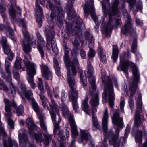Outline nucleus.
<instances>
[{
	"instance_id": "4be33fe9",
	"label": "nucleus",
	"mask_w": 147,
	"mask_h": 147,
	"mask_svg": "<svg viewBox=\"0 0 147 147\" xmlns=\"http://www.w3.org/2000/svg\"><path fill=\"white\" fill-rule=\"evenodd\" d=\"M36 8L35 9V15L42 16L43 11L42 8L39 4L40 3L42 5H44L45 0H36Z\"/></svg>"
},
{
	"instance_id": "603ef678",
	"label": "nucleus",
	"mask_w": 147,
	"mask_h": 147,
	"mask_svg": "<svg viewBox=\"0 0 147 147\" xmlns=\"http://www.w3.org/2000/svg\"><path fill=\"white\" fill-rule=\"evenodd\" d=\"M51 47L52 48V50L53 51H57V45L55 43L53 45H51Z\"/></svg>"
},
{
	"instance_id": "423d86ee",
	"label": "nucleus",
	"mask_w": 147,
	"mask_h": 147,
	"mask_svg": "<svg viewBox=\"0 0 147 147\" xmlns=\"http://www.w3.org/2000/svg\"><path fill=\"white\" fill-rule=\"evenodd\" d=\"M32 106L34 110L37 113L38 116L40 121V126L42 130L45 133L44 135L45 140H43L41 133H35L34 131H32L31 135V134H30V136L34 138L37 142H41L44 141L45 145L47 146L48 145L49 142L51 141V135H49L47 132L45 123L43 121V117L42 115L40 114L38 112L39 108L37 103L35 101H33Z\"/></svg>"
},
{
	"instance_id": "aec40b11",
	"label": "nucleus",
	"mask_w": 147,
	"mask_h": 147,
	"mask_svg": "<svg viewBox=\"0 0 147 147\" xmlns=\"http://www.w3.org/2000/svg\"><path fill=\"white\" fill-rule=\"evenodd\" d=\"M108 118V111L107 108L105 109L103 113V117L102 119V127L104 131L105 136H107L108 134L107 130V123Z\"/></svg>"
},
{
	"instance_id": "f257e3e1",
	"label": "nucleus",
	"mask_w": 147,
	"mask_h": 147,
	"mask_svg": "<svg viewBox=\"0 0 147 147\" xmlns=\"http://www.w3.org/2000/svg\"><path fill=\"white\" fill-rule=\"evenodd\" d=\"M105 78L102 76L103 82L105 84V89L104 92L102 95V99L103 103L105 102L107 98V96L108 97L109 104L110 107L111 109V115H113L112 117V121L118 127L116 128L115 134L111 136L109 139V142L110 145H113V147H119L120 146L123 144L126 138L130 131V126L127 125L126 128L124 138H123L122 140H121L122 137L119 139V133L120 131V128H122L123 125V119L119 116L118 113V110H116L113 109L114 104L115 100L114 94L112 84H113L117 88V80L114 78L111 80L108 76H104Z\"/></svg>"
},
{
	"instance_id": "6ab92c4d",
	"label": "nucleus",
	"mask_w": 147,
	"mask_h": 147,
	"mask_svg": "<svg viewBox=\"0 0 147 147\" xmlns=\"http://www.w3.org/2000/svg\"><path fill=\"white\" fill-rule=\"evenodd\" d=\"M40 66L43 78L47 80H51L52 77V73L49 70L48 67L43 63Z\"/></svg>"
},
{
	"instance_id": "a211bd4d",
	"label": "nucleus",
	"mask_w": 147,
	"mask_h": 147,
	"mask_svg": "<svg viewBox=\"0 0 147 147\" xmlns=\"http://www.w3.org/2000/svg\"><path fill=\"white\" fill-rule=\"evenodd\" d=\"M21 59L19 57H17L15 62L14 66L13 68V72L14 78L18 79L19 77V74L18 70L20 69H22V70L24 69V67L21 66Z\"/></svg>"
},
{
	"instance_id": "393cba45",
	"label": "nucleus",
	"mask_w": 147,
	"mask_h": 147,
	"mask_svg": "<svg viewBox=\"0 0 147 147\" xmlns=\"http://www.w3.org/2000/svg\"><path fill=\"white\" fill-rule=\"evenodd\" d=\"M121 31L125 34L133 31L132 24L130 18H128V21L125 24L124 26L121 29Z\"/></svg>"
},
{
	"instance_id": "2f4dec72",
	"label": "nucleus",
	"mask_w": 147,
	"mask_h": 147,
	"mask_svg": "<svg viewBox=\"0 0 147 147\" xmlns=\"http://www.w3.org/2000/svg\"><path fill=\"white\" fill-rule=\"evenodd\" d=\"M6 9L5 7H4L3 4H0V13L3 18L4 22L6 18V16L5 13Z\"/></svg>"
},
{
	"instance_id": "3c124183",
	"label": "nucleus",
	"mask_w": 147,
	"mask_h": 147,
	"mask_svg": "<svg viewBox=\"0 0 147 147\" xmlns=\"http://www.w3.org/2000/svg\"><path fill=\"white\" fill-rule=\"evenodd\" d=\"M81 56L82 58H84L86 55L85 51L83 49H81L80 51Z\"/></svg>"
},
{
	"instance_id": "0eeeda50",
	"label": "nucleus",
	"mask_w": 147,
	"mask_h": 147,
	"mask_svg": "<svg viewBox=\"0 0 147 147\" xmlns=\"http://www.w3.org/2000/svg\"><path fill=\"white\" fill-rule=\"evenodd\" d=\"M119 3V0H113V3L112 7V12L109 14V19L106 24L104 26L103 24H101V30L102 32L107 35H109L112 28L113 26L117 27L120 25L121 22L120 18L118 17L117 19H113V16L112 14L115 16L116 13L118 11L117 5Z\"/></svg>"
},
{
	"instance_id": "7c9ffc66",
	"label": "nucleus",
	"mask_w": 147,
	"mask_h": 147,
	"mask_svg": "<svg viewBox=\"0 0 147 147\" xmlns=\"http://www.w3.org/2000/svg\"><path fill=\"white\" fill-rule=\"evenodd\" d=\"M98 53L100 57V59L101 61L104 63L106 61V57L104 53V51L102 48L99 47L98 49Z\"/></svg>"
},
{
	"instance_id": "bf43d9fd",
	"label": "nucleus",
	"mask_w": 147,
	"mask_h": 147,
	"mask_svg": "<svg viewBox=\"0 0 147 147\" xmlns=\"http://www.w3.org/2000/svg\"><path fill=\"white\" fill-rule=\"evenodd\" d=\"M55 16V13L54 12H52L51 14V17L52 20L53 19Z\"/></svg>"
},
{
	"instance_id": "774afa93",
	"label": "nucleus",
	"mask_w": 147,
	"mask_h": 147,
	"mask_svg": "<svg viewBox=\"0 0 147 147\" xmlns=\"http://www.w3.org/2000/svg\"><path fill=\"white\" fill-rule=\"evenodd\" d=\"M13 106L15 108L17 106V105L16 104V103H13Z\"/></svg>"
},
{
	"instance_id": "79ce46f5",
	"label": "nucleus",
	"mask_w": 147,
	"mask_h": 147,
	"mask_svg": "<svg viewBox=\"0 0 147 147\" xmlns=\"http://www.w3.org/2000/svg\"><path fill=\"white\" fill-rule=\"evenodd\" d=\"M36 21L39 24H40L42 21V16L36 15Z\"/></svg>"
},
{
	"instance_id": "4468645a",
	"label": "nucleus",
	"mask_w": 147,
	"mask_h": 147,
	"mask_svg": "<svg viewBox=\"0 0 147 147\" xmlns=\"http://www.w3.org/2000/svg\"><path fill=\"white\" fill-rule=\"evenodd\" d=\"M88 97L86 96L85 99L82 101L81 105L83 109V110L88 115H90L91 114L92 115L93 126L97 128H98L100 127L99 124L98 122L97 118L94 116V113H95L91 112V111L89 109L88 103Z\"/></svg>"
},
{
	"instance_id": "4d7b16f0",
	"label": "nucleus",
	"mask_w": 147,
	"mask_h": 147,
	"mask_svg": "<svg viewBox=\"0 0 147 147\" xmlns=\"http://www.w3.org/2000/svg\"><path fill=\"white\" fill-rule=\"evenodd\" d=\"M4 102L5 104V105H10L9 101L7 99H4Z\"/></svg>"
},
{
	"instance_id": "e433bc0d",
	"label": "nucleus",
	"mask_w": 147,
	"mask_h": 147,
	"mask_svg": "<svg viewBox=\"0 0 147 147\" xmlns=\"http://www.w3.org/2000/svg\"><path fill=\"white\" fill-rule=\"evenodd\" d=\"M137 47V41L136 39L135 38L133 41L131 45V51L134 53H135L136 51V49Z\"/></svg>"
},
{
	"instance_id": "c03bdc74",
	"label": "nucleus",
	"mask_w": 147,
	"mask_h": 147,
	"mask_svg": "<svg viewBox=\"0 0 147 147\" xmlns=\"http://www.w3.org/2000/svg\"><path fill=\"white\" fill-rule=\"evenodd\" d=\"M14 55L13 53L11 52L7 54L8 59H8L9 60H11L13 57Z\"/></svg>"
},
{
	"instance_id": "39448f33",
	"label": "nucleus",
	"mask_w": 147,
	"mask_h": 147,
	"mask_svg": "<svg viewBox=\"0 0 147 147\" xmlns=\"http://www.w3.org/2000/svg\"><path fill=\"white\" fill-rule=\"evenodd\" d=\"M63 47L65 52L64 59L67 70V82L70 89L75 88L74 87L75 84V77L77 74V70L79 68V64L76 57H74V61L69 62L68 53L70 49L66 45H64Z\"/></svg>"
},
{
	"instance_id": "58836bf2",
	"label": "nucleus",
	"mask_w": 147,
	"mask_h": 147,
	"mask_svg": "<svg viewBox=\"0 0 147 147\" xmlns=\"http://www.w3.org/2000/svg\"><path fill=\"white\" fill-rule=\"evenodd\" d=\"M8 127L9 129H13L14 128L13 122V121L10 119L8 120Z\"/></svg>"
},
{
	"instance_id": "338daca9",
	"label": "nucleus",
	"mask_w": 147,
	"mask_h": 147,
	"mask_svg": "<svg viewBox=\"0 0 147 147\" xmlns=\"http://www.w3.org/2000/svg\"><path fill=\"white\" fill-rule=\"evenodd\" d=\"M137 9H142V6L141 5H140V7H138Z\"/></svg>"
},
{
	"instance_id": "4c0bfd02",
	"label": "nucleus",
	"mask_w": 147,
	"mask_h": 147,
	"mask_svg": "<svg viewBox=\"0 0 147 147\" xmlns=\"http://www.w3.org/2000/svg\"><path fill=\"white\" fill-rule=\"evenodd\" d=\"M9 32V38L13 41H16V39L14 36L13 30L11 29H10Z\"/></svg>"
},
{
	"instance_id": "864d4df0",
	"label": "nucleus",
	"mask_w": 147,
	"mask_h": 147,
	"mask_svg": "<svg viewBox=\"0 0 147 147\" xmlns=\"http://www.w3.org/2000/svg\"><path fill=\"white\" fill-rule=\"evenodd\" d=\"M107 140V138L105 137L104 139V142L102 144V147H108V145L106 142Z\"/></svg>"
},
{
	"instance_id": "7ed1b4c3",
	"label": "nucleus",
	"mask_w": 147,
	"mask_h": 147,
	"mask_svg": "<svg viewBox=\"0 0 147 147\" xmlns=\"http://www.w3.org/2000/svg\"><path fill=\"white\" fill-rule=\"evenodd\" d=\"M125 53L121 56L120 63L119 66L117 68L119 71H122L127 77L128 75V69L130 67L132 70L133 77L131 78L129 84L130 86L129 91L131 97L133 96L137 87V84L139 82V74L138 70L134 64L129 61L125 59Z\"/></svg>"
},
{
	"instance_id": "473e14b6",
	"label": "nucleus",
	"mask_w": 147,
	"mask_h": 147,
	"mask_svg": "<svg viewBox=\"0 0 147 147\" xmlns=\"http://www.w3.org/2000/svg\"><path fill=\"white\" fill-rule=\"evenodd\" d=\"M54 67L56 71V73L58 76H59L60 75V68L57 60L55 59H54Z\"/></svg>"
},
{
	"instance_id": "052dcab7",
	"label": "nucleus",
	"mask_w": 147,
	"mask_h": 147,
	"mask_svg": "<svg viewBox=\"0 0 147 147\" xmlns=\"http://www.w3.org/2000/svg\"><path fill=\"white\" fill-rule=\"evenodd\" d=\"M19 123L21 125H23L24 124V121L22 120H20L19 121Z\"/></svg>"
},
{
	"instance_id": "cd10ccee",
	"label": "nucleus",
	"mask_w": 147,
	"mask_h": 147,
	"mask_svg": "<svg viewBox=\"0 0 147 147\" xmlns=\"http://www.w3.org/2000/svg\"><path fill=\"white\" fill-rule=\"evenodd\" d=\"M80 132L82 136L78 139V141L79 143H82L84 140L87 141L91 138L90 134L86 132L85 130H81Z\"/></svg>"
},
{
	"instance_id": "ddd939ff",
	"label": "nucleus",
	"mask_w": 147,
	"mask_h": 147,
	"mask_svg": "<svg viewBox=\"0 0 147 147\" xmlns=\"http://www.w3.org/2000/svg\"><path fill=\"white\" fill-rule=\"evenodd\" d=\"M18 137L20 145L22 147H36L28 141L26 131L24 129H21L19 130Z\"/></svg>"
},
{
	"instance_id": "a19ab883",
	"label": "nucleus",
	"mask_w": 147,
	"mask_h": 147,
	"mask_svg": "<svg viewBox=\"0 0 147 147\" xmlns=\"http://www.w3.org/2000/svg\"><path fill=\"white\" fill-rule=\"evenodd\" d=\"M125 104V101L124 100H123L121 101L120 103V108L121 111L123 113L124 112V107Z\"/></svg>"
},
{
	"instance_id": "37998d69",
	"label": "nucleus",
	"mask_w": 147,
	"mask_h": 147,
	"mask_svg": "<svg viewBox=\"0 0 147 147\" xmlns=\"http://www.w3.org/2000/svg\"><path fill=\"white\" fill-rule=\"evenodd\" d=\"M76 14V13L74 10H73L71 11H69L68 13V15L69 17H74V16H75Z\"/></svg>"
},
{
	"instance_id": "5fc2aeb1",
	"label": "nucleus",
	"mask_w": 147,
	"mask_h": 147,
	"mask_svg": "<svg viewBox=\"0 0 147 147\" xmlns=\"http://www.w3.org/2000/svg\"><path fill=\"white\" fill-rule=\"evenodd\" d=\"M65 93L64 91H62L61 93V100L62 102L64 101L65 100Z\"/></svg>"
},
{
	"instance_id": "72a5a7b5",
	"label": "nucleus",
	"mask_w": 147,
	"mask_h": 147,
	"mask_svg": "<svg viewBox=\"0 0 147 147\" xmlns=\"http://www.w3.org/2000/svg\"><path fill=\"white\" fill-rule=\"evenodd\" d=\"M8 60L7 59L5 60V69L6 72L8 74V76H9L10 75L11 76V74L10 71L9 69L10 67V63L8 62Z\"/></svg>"
},
{
	"instance_id": "09e8293b",
	"label": "nucleus",
	"mask_w": 147,
	"mask_h": 147,
	"mask_svg": "<svg viewBox=\"0 0 147 147\" xmlns=\"http://www.w3.org/2000/svg\"><path fill=\"white\" fill-rule=\"evenodd\" d=\"M102 7L103 9V11L104 14L106 16L107 14V11L106 9V7L105 5L103 4L102 2Z\"/></svg>"
},
{
	"instance_id": "f704fd0d",
	"label": "nucleus",
	"mask_w": 147,
	"mask_h": 147,
	"mask_svg": "<svg viewBox=\"0 0 147 147\" xmlns=\"http://www.w3.org/2000/svg\"><path fill=\"white\" fill-rule=\"evenodd\" d=\"M57 11L58 12V16H59V20H58V22H59V21L61 22V20L64 18L63 11L62 7H60L58 9Z\"/></svg>"
},
{
	"instance_id": "0e129e2a",
	"label": "nucleus",
	"mask_w": 147,
	"mask_h": 147,
	"mask_svg": "<svg viewBox=\"0 0 147 147\" xmlns=\"http://www.w3.org/2000/svg\"><path fill=\"white\" fill-rule=\"evenodd\" d=\"M69 131H67V132H66V136L67 138L69 137Z\"/></svg>"
},
{
	"instance_id": "1a4fd4ad",
	"label": "nucleus",
	"mask_w": 147,
	"mask_h": 147,
	"mask_svg": "<svg viewBox=\"0 0 147 147\" xmlns=\"http://www.w3.org/2000/svg\"><path fill=\"white\" fill-rule=\"evenodd\" d=\"M86 74L89 77V80L90 85L94 86V84H95V78L93 76L94 70L93 66L90 62H88L87 71L84 73L80 74L81 83L83 87L86 86L87 84Z\"/></svg>"
},
{
	"instance_id": "2eb2a0df",
	"label": "nucleus",
	"mask_w": 147,
	"mask_h": 147,
	"mask_svg": "<svg viewBox=\"0 0 147 147\" xmlns=\"http://www.w3.org/2000/svg\"><path fill=\"white\" fill-rule=\"evenodd\" d=\"M83 9L86 16H87V14L89 12H90L92 18L95 22L97 19L95 13L93 0H86L85 4L83 6Z\"/></svg>"
},
{
	"instance_id": "a18cd8bd",
	"label": "nucleus",
	"mask_w": 147,
	"mask_h": 147,
	"mask_svg": "<svg viewBox=\"0 0 147 147\" xmlns=\"http://www.w3.org/2000/svg\"><path fill=\"white\" fill-rule=\"evenodd\" d=\"M48 4L46 5V7L47 8H49L51 9H52L53 7V5L51 3V1L50 0H48L47 1Z\"/></svg>"
},
{
	"instance_id": "6e6552de",
	"label": "nucleus",
	"mask_w": 147,
	"mask_h": 147,
	"mask_svg": "<svg viewBox=\"0 0 147 147\" xmlns=\"http://www.w3.org/2000/svg\"><path fill=\"white\" fill-rule=\"evenodd\" d=\"M63 115L65 118H68V120L70 122L71 137L73 138L71 142V145H72L75 142L76 137L78 134V131L75 122L73 119V117L71 115L69 110L67 107L65 105L62 107Z\"/></svg>"
},
{
	"instance_id": "412c9836",
	"label": "nucleus",
	"mask_w": 147,
	"mask_h": 147,
	"mask_svg": "<svg viewBox=\"0 0 147 147\" xmlns=\"http://www.w3.org/2000/svg\"><path fill=\"white\" fill-rule=\"evenodd\" d=\"M37 36L38 40V49L40 54L42 55V57H43L44 56V54L43 48L45 42L40 34L38 33Z\"/></svg>"
},
{
	"instance_id": "8fccbe9b",
	"label": "nucleus",
	"mask_w": 147,
	"mask_h": 147,
	"mask_svg": "<svg viewBox=\"0 0 147 147\" xmlns=\"http://www.w3.org/2000/svg\"><path fill=\"white\" fill-rule=\"evenodd\" d=\"M131 8L133 7V5L135 3V0H127Z\"/></svg>"
},
{
	"instance_id": "69168bd1",
	"label": "nucleus",
	"mask_w": 147,
	"mask_h": 147,
	"mask_svg": "<svg viewBox=\"0 0 147 147\" xmlns=\"http://www.w3.org/2000/svg\"><path fill=\"white\" fill-rule=\"evenodd\" d=\"M55 97L56 98H59V95H58L57 94H55Z\"/></svg>"
},
{
	"instance_id": "13d9d810",
	"label": "nucleus",
	"mask_w": 147,
	"mask_h": 147,
	"mask_svg": "<svg viewBox=\"0 0 147 147\" xmlns=\"http://www.w3.org/2000/svg\"><path fill=\"white\" fill-rule=\"evenodd\" d=\"M73 43L74 46L76 47H78V46L79 45V42L76 39L74 40Z\"/></svg>"
},
{
	"instance_id": "a878e982",
	"label": "nucleus",
	"mask_w": 147,
	"mask_h": 147,
	"mask_svg": "<svg viewBox=\"0 0 147 147\" xmlns=\"http://www.w3.org/2000/svg\"><path fill=\"white\" fill-rule=\"evenodd\" d=\"M4 147H12L13 146L15 147H18L17 142L15 140H11L9 138L8 141L4 140L3 141Z\"/></svg>"
},
{
	"instance_id": "680f3d73",
	"label": "nucleus",
	"mask_w": 147,
	"mask_h": 147,
	"mask_svg": "<svg viewBox=\"0 0 147 147\" xmlns=\"http://www.w3.org/2000/svg\"><path fill=\"white\" fill-rule=\"evenodd\" d=\"M5 26L3 25H0V31L2 30H3L4 29H5Z\"/></svg>"
},
{
	"instance_id": "f3484780",
	"label": "nucleus",
	"mask_w": 147,
	"mask_h": 147,
	"mask_svg": "<svg viewBox=\"0 0 147 147\" xmlns=\"http://www.w3.org/2000/svg\"><path fill=\"white\" fill-rule=\"evenodd\" d=\"M69 100L72 101L74 109L76 111L78 107L77 102L78 93L75 88L70 89V91L69 93Z\"/></svg>"
},
{
	"instance_id": "e2e57ef3",
	"label": "nucleus",
	"mask_w": 147,
	"mask_h": 147,
	"mask_svg": "<svg viewBox=\"0 0 147 147\" xmlns=\"http://www.w3.org/2000/svg\"><path fill=\"white\" fill-rule=\"evenodd\" d=\"M143 147H147V138L146 139V141L143 145Z\"/></svg>"
},
{
	"instance_id": "bb28decb",
	"label": "nucleus",
	"mask_w": 147,
	"mask_h": 147,
	"mask_svg": "<svg viewBox=\"0 0 147 147\" xmlns=\"http://www.w3.org/2000/svg\"><path fill=\"white\" fill-rule=\"evenodd\" d=\"M7 40L6 38L5 37H2L1 42L2 44L3 47L4 53L7 55L8 53H10V50L9 47L7 43Z\"/></svg>"
},
{
	"instance_id": "9d476101",
	"label": "nucleus",
	"mask_w": 147,
	"mask_h": 147,
	"mask_svg": "<svg viewBox=\"0 0 147 147\" xmlns=\"http://www.w3.org/2000/svg\"><path fill=\"white\" fill-rule=\"evenodd\" d=\"M25 63L26 68L27 80L32 88L34 89L36 86V84L34 82L33 79L34 76L36 74L37 66L33 63L28 61L26 63L25 62Z\"/></svg>"
},
{
	"instance_id": "f8f14e48",
	"label": "nucleus",
	"mask_w": 147,
	"mask_h": 147,
	"mask_svg": "<svg viewBox=\"0 0 147 147\" xmlns=\"http://www.w3.org/2000/svg\"><path fill=\"white\" fill-rule=\"evenodd\" d=\"M90 85L89 89L92 94V98L90 101V105L92 106L91 112L95 113L97 111L96 108L99 104V98L97 90L95 84L94 86Z\"/></svg>"
},
{
	"instance_id": "c756f323",
	"label": "nucleus",
	"mask_w": 147,
	"mask_h": 147,
	"mask_svg": "<svg viewBox=\"0 0 147 147\" xmlns=\"http://www.w3.org/2000/svg\"><path fill=\"white\" fill-rule=\"evenodd\" d=\"M47 39V41L49 43V42L51 41L53 39V35L54 34V31L53 28H51L50 30L48 31H46L45 32Z\"/></svg>"
},
{
	"instance_id": "49530a36",
	"label": "nucleus",
	"mask_w": 147,
	"mask_h": 147,
	"mask_svg": "<svg viewBox=\"0 0 147 147\" xmlns=\"http://www.w3.org/2000/svg\"><path fill=\"white\" fill-rule=\"evenodd\" d=\"M128 102L130 107V109H132L133 107L134 106V103L133 99L131 98L128 101Z\"/></svg>"
},
{
	"instance_id": "b1692460",
	"label": "nucleus",
	"mask_w": 147,
	"mask_h": 147,
	"mask_svg": "<svg viewBox=\"0 0 147 147\" xmlns=\"http://www.w3.org/2000/svg\"><path fill=\"white\" fill-rule=\"evenodd\" d=\"M26 124L29 129L30 134H31L32 131L35 129L37 130L38 128L34 124L32 120L30 118H28L26 119Z\"/></svg>"
},
{
	"instance_id": "c85d7f7f",
	"label": "nucleus",
	"mask_w": 147,
	"mask_h": 147,
	"mask_svg": "<svg viewBox=\"0 0 147 147\" xmlns=\"http://www.w3.org/2000/svg\"><path fill=\"white\" fill-rule=\"evenodd\" d=\"M118 53V47L116 45H113V47L112 54L111 58L114 62L116 61L117 59Z\"/></svg>"
},
{
	"instance_id": "dca6fc26",
	"label": "nucleus",
	"mask_w": 147,
	"mask_h": 147,
	"mask_svg": "<svg viewBox=\"0 0 147 147\" xmlns=\"http://www.w3.org/2000/svg\"><path fill=\"white\" fill-rule=\"evenodd\" d=\"M11 3V6H9V13L10 18L13 20H17L18 17L21 14V9L19 7H16V10L17 11V14L16 15L14 9L13 8V6L16 4V2L15 0H8Z\"/></svg>"
},
{
	"instance_id": "9b49d317",
	"label": "nucleus",
	"mask_w": 147,
	"mask_h": 147,
	"mask_svg": "<svg viewBox=\"0 0 147 147\" xmlns=\"http://www.w3.org/2000/svg\"><path fill=\"white\" fill-rule=\"evenodd\" d=\"M20 24L23 28L22 32L24 36V40L23 41V50L26 53L30 51L31 45L30 44L29 37L26 28V23L24 19L20 20Z\"/></svg>"
},
{
	"instance_id": "20e7f679",
	"label": "nucleus",
	"mask_w": 147,
	"mask_h": 147,
	"mask_svg": "<svg viewBox=\"0 0 147 147\" xmlns=\"http://www.w3.org/2000/svg\"><path fill=\"white\" fill-rule=\"evenodd\" d=\"M137 110L136 111L134 120L135 125L132 130V133L135 132V140L140 146L142 143V137L147 134V132L144 129V126L141 124V119L143 116H141L139 111L142 108V97L141 95L138 93L136 96Z\"/></svg>"
},
{
	"instance_id": "f03ea898",
	"label": "nucleus",
	"mask_w": 147,
	"mask_h": 147,
	"mask_svg": "<svg viewBox=\"0 0 147 147\" xmlns=\"http://www.w3.org/2000/svg\"><path fill=\"white\" fill-rule=\"evenodd\" d=\"M38 88L40 90L41 92L40 93V96L41 99L42 100V104L44 107L49 110L51 115V117L53 123L54 124V133L56 135V134L58 132V136L60 138V140L63 141V142H65V136H62V132L59 127V124L56 122V117L55 114L54 113V111L55 110L57 113L58 115L59 116V107L55 103L54 101L52 99L51 104H50V108L47 105L46 103L47 101L46 98L45 97L44 94L42 93L44 91L45 89H46L47 91L48 95L51 96L52 92L50 91V88L48 86V84L45 83V86L44 87L43 86V83L42 79L41 78H39L38 79Z\"/></svg>"
},
{
	"instance_id": "c9c22d12",
	"label": "nucleus",
	"mask_w": 147,
	"mask_h": 147,
	"mask_svg": "<svg viewBox=\"0 0 147 147\" xmlns=\"http://www.w3.org/2000/svg\"><path fill=\"white\" fill-rule=\"evenodd\" d=\"M24 111V107L22 105H20L16 110L17 115L18 116L22 115Z\"/></svg>"
},
{
	"instance_id": "6e6d98bb",
	"label": "nucleus",
	"mask_w": 147,
	"mask_h": 147,
	"mask_svg": "<svg viewBox=\"0 0 147 147\" xmlns=\"http://www.w3.org/2000/svg\"><path fill=\"white\" fill-rule=\"evenodd\" d=\"M5 110L6 112L9 113L10 110V105H5Z\"/></svg>"
},
{
	"instance_id": "ea45409f",
	"label": "nucleus",
	"mask_w": 147,
	"mask_h": 147,
	"mask_svg": "<svg viewBox=\"0 0 147 147\" xmlns=\"http://www.w3.org/2000/svg\"><path fill=\"white\" fill-rule=\"evenodd\" d=\"M95 51L92 49H90L89 52H88V55L90 57H94L95 56Z\"/></svg>"
},
{
	"instance_id": "5701e85b",
	"label": "nucleus",
	"mask_w": 147,
	"mask_h": 147,
	"mask_svg": "<svg viewBox=\"0 0 147 147\" xmlns=\"http://www.w3.org/2000/svg\"><path fill=\"white\" fill-rule=\"evenodd\" d=\"M20 88L22 91V94L24 95L28 100H32L33 94L32 92L30 90L26 91V87L24 84H22Z\"/></svg>"
},
{
	"instance_id": "de8ad7c7",
	"label": "nucleus",
	"mask_w": 147,
	"mask_h": 147,
	"mask_svg": "<svg viewBox=\"0 0 147 147\" xmlns=\"http://www.w3.org/2000/svg\"><path fill=\"white\" fill-rule=\"evenodd\" d=\"M136 23L138 26H141L143 24L142 22L140 19L137 18L136 19Z\"/></svg>"
}]
</instances>
